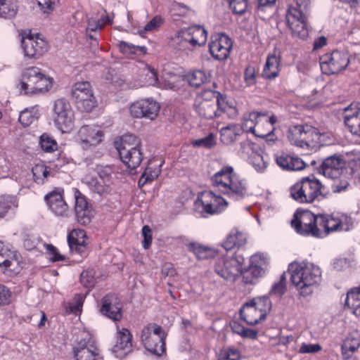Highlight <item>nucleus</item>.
Instances as JSON below:
<instances>
[{
  "label": "nucleus",
  "mask_w": 360,
  "mask_h": 360,
  "mask_svg": "<svg viewBox=\"0 0 360 360\" xmlns=\"http://www.w3.org/2000/svg\"><path fill=\"white\" fill-rule=\"evenodd\" d=\"M281 56L276 51H274L267 56L266 63L262 71V77L267 79H272L278 77L280 72Z\"/></svg>",
  "instance_id": "33"
},
{
  "label": "nucleus",
  "mask_w": 360,
  "mask_h": 360,
  "mask_svg": "<svg viewBox=\"0 0 360 360\" xmlns=\"http://www.w3.org/2000/svg\"><path fill=\"white\" fill-rule=\"evenodd\" d=\"M233 46L231 39L223 33H216L211 37L209 44V51L216 60L226 59Z\"/></svg>",
  "instance_id": "22"
},
{
  "label": "nucleus",
  "mask_w": 360,
  "mask_h": 360,
  "mask_svg": "<svg viewBox=\"0 0 360 360\" xmlns=\"http://www.w3.org/2000/svg\"><path fill=\"white\" fill-rule=\"evenodd\" d=\"M100 312L114 321H120L122 318V310L118 297L112 294L105 296L101 300Z\"/></svg>",
  "instance_id": "26"
},
{
  "label": "nucleus",
  "mask_w": 360,
  "mask_h": 360,
  "mask_svg": "<svg viewBox=\"0 0 360 360\" xmlns=\"http://www.w3.org/2000/svg\"><path fill=\"white\" fill-rule=\"evenodd\" d=\"M292 283L296 286L300 295H311L315 288L314 265L311 262H293L288 266Z\"/></svg>",
  "instance_id": "6"
},
{
  "label": "nucleus",
  "mask_w": 360,
  "mask_h": 360,
  "mask_svg": "<svg viewBox=\"0 0 360 360\" xmlns=\"http://www.w3.org/2000/svg\"><path fill=\"white\" fill-rule=\"evenodd\" d=\"M72 96L81 110L91 112L96 106L97 102L89 82H76L72 89Z\"/></svg>",
  "instance_id": "15"
},
{
  "label": "nucleus",
  "mask_w": 360,
  "mask_h": 360,
  "mask_svg": "<svg viewBox=\"0 0 360 360\" xmlns=\"http://www.w3.org/2000/svg\"><path fill=\"white\" fill-rule=\"evenodd\" d=\"M276 0H257L256 12L258 16L265 20L271 16L276 10Z\"/></svg>",
  "instance_id": "38"
},
{
  "label": "nucleus",
  "mask_w": 360,
  "mask_h": 360,
  "mask_svg": "<svg viewBox=\"0 0 360 360\" xmlns=\"http://www.w3.org/2000/svg\"><path fill=\"white\" fill-rule=\"evenodd\" d=\"M240 352L238 349L231 347L221 350L219 355L218 360H240Z\"/></svg>",
  "instance_id": "54"
},
{
  "label": "nucleus",
  "mask_w": 360,
  "mask_h": 360,
  "mask_svg": "<svg viewBox=\"0 0 360 360\" xmlns=\"http://www.w3.org/2000/svg\"><path fill=\"white\" fill-rule=\"evenodd\" d=\"M269 259L264 253L257 252L250 257L248 269L243 274V280L247 284H255L267 271Z\"/></svg>",
  "instance_id": "14"
},
{
  "label": "nucleus",
  "mask_w": 360,
  "mask_h": 360,
  "mask_svg": "<svg viewBox=\"0 0 360 360\" xmlns=\"http://www.w3.org/2000/svg\"><path fill=\"white\" fill-rule=\"evenodd\" d=\"M242 133L240 125L237 124H228L220 129V140L223 143L229 145L236 141Z\"/></svg>",
  "instance_id": "36"
},
{
  "label": "nucleus",
  "mask_w": 360,
  "mask_h": 360,
  "mask_svg": "<svg viewBox=\"0 0 360 360\" xmlns=\"http://www.w3.org/2000/svg\"><path fill=\"white\" fill-rule=\"evenodd\" d=\"M68 242L72 252L82 254L88 244L86 233L82 229H74L68 236Z\"/></svg>",
  "instance_id": "31"
},
{
  "label": "nucleus",
  "mask_w": 360,
  "mask_h": 360,
  "mask_svg": "<svg viewBox=\"0 0 360 360\" xmlns=\"http://www.w3.org/2000/svg\"><path fill=\"white\" fill-rule=\"evenodd\" d=\"M53 119L56 127L62 133H70L75 127V111L70 102L59 98L53 105Z\"/></svg>",
  "instance_id": "10"
},
{
  "label": "nucleus",
  "mask_w": 360,
  "mask_h": 360,
  "mask_svg": "<svg viewBox=\"0 0 360 360\" xmlns=\"http://www.w3.org/2000/svg\"><path fill=\"white\" fill-rule=\"evenodd\" d=\"M171 13L174 17H185L192 15L194 11L191 7L181 3L174 2L171 5Z\"/></svg>",
  "instance_id": "48"
},
{
  "label": "nucleus",
  "mask_w": 360,
  "mask_h": 360,
  "mask_svg": "<svg viewBox=\"0 0 360 360\" xmlns=\"http://www.w3.org/2000/svg\"><path fill=\"white\" fill-rule=\"evenodd\" d=\"M278 122L276 116H270L265 112L254 111L243 119L240 127L243 131L250 132L257 137L266 139L268 142H274L276 129L274 124Z\"/></svg>",
  "instance_id": "4"
},
{
  "label": "nucleus",
  "mask_w": 360,
  "mask_h": 360,
  "mask_svg": "<svg viewBox=\"0 0 360 360\" xmlns=\"http://www.w3.org/2000/svg\"><path fill=\"white\" fill-rule=\"evenodd\" d=\"M318 219H319V226L323 229L325 235L342 230L344 221H347L350 220L345 215H342L339 218L330 215L316 214V221Z\"/></svg>",
  "instance_id": "30"
},
{
  "label": "nucleus",
  "mask_w": 360,
  "mask_h": 360,
  "mask_svg": "<svg viewBox=\"0 0 360 360\" xmlns=\"http://www.w3.org/2000/svg\"><path fill=\"white\" fill-rule=\"evenodd\" d=\"M216 138L214 134L210 133L204 138L196 139L193 141V145L198 147L211 148L216 145Z\"/></svg>",
  "instance_id": "55"
},
{
  "label": "nucleus",
  "mask_w": 360,
  "mask_h": 360,
  "mask_svg": "<svg viewBox=\"0 0 360 360\" xmlns=\"http://www.w3.org/2000/svg\"><path fill=\"white\" fill-rule=\"evenodd\" d=\"M89 188L96 193L100 195L108 193L110 189V184L103 181H98L96 178H92L87 181Z\"/></svg>",
  "instance_id": "49"
},
{
  "label": "nucleus",
  "mask_w": 360,
  "mask_h": 360,
  "mask_svg": "<svg viewBox=\"0 0 360 360\" xmlns=\"http://www.w3.org/2000/svg\"><path fill=\"white\" fill-rule=\"evenodd\" d=\"M198 200L202 205L203 212L208 214H219L228 206V202L224 198L212 191L202 192Z\"/></svg>",
  "instance_id": "23"
},
{
  "label": "nucleus",
  "mask_w": 360,
  "mask_h": 360,
  "mask_svg": "<svg viewBox=\"0 0 360 360\" xmlns=\"http://www.w3.org/2000/svg\"><path fill=\"white\" fill-rule=\"evenodd\" d=\"M45 200L49 210L58 217H65L69 212V207L66 203L63 192L53 191L45 195Z\"/></svg>",
  "instance_id": "27"
},
{
  "label": "nucleus",
  "mask_w": 360,
  "mask_h": 360,
  "mask_svg": "<svg viewBox=\"0 0 360 360\" xmlns=\"http://www.w3.org/2000/svg\"><path fill=\"white\" fill-rule=\"evenodd\" d=\"M97 171L101 180L110 184L113 169L108 165L100 166L97 167Z\"/></svg>",
  "instance_id": "59"
},
{
  "label": "nucleus",
  "mask_w": 360,
  "mask_h": 360,
  "mask_svg": "<svg viewBox=\"0 0 360 360\" xmlns=\"http://www.w3.org/2000/svg\"><path fill=\"white\" fill-rule=\"evenodd\" d=\"M288 27L295 37L302 39L307 38L309 31L307 27L305 13L297 6H290L285 15Z\"/></svg>",
  "instance_id": "17"
},
{
  "label": "nucleus",
  "mask_w": 360,
  "mask_h": 360,
  "mask_svg": "<svg viewBox=\"0 0 360 360\" xmlns=\"http://www.w3.org/2000/svg\"><path fill=\"white\" fill-rule=\"evenodd\" d=\"M297 233L304 236H315V214L308 210L298 209L291 221Z\"/></svg>",
  "instance_id": "18"
},
{
  "label": "nucleus",
  "mask_w": 360,
  "mask_h": 360,
  "mask_svg": "<svg viewBox=\"0 0 360 360\" xmlns=\"http://www.w3.org/2000/svg\"><path fill=\"white\" fill-rule=\"evenodd\" d=\"M76 360H96L99 352L94 337L88 332H84L80 340L73 348Z\"/></svg>",
  "instance_id": "21"
},
{
  "label": "nucleus",
  "mask_w": 360,
  "mask_h": 360,
  "mask_svg": "<svg viewBox=\"0 0 360 360\" xmlns=\"http://www.w3.org/2000/svg\"><path fill=\"white\" fill-rule=\"evenodd\" d=\"M112 20L107 17L105 18L94 19L91 18L89 20L88 25L86 27V32H95L98 30H101L107 23H111Z\"/></svg>",
  "instance_id": "52"
},
{
  "label": "nucleus",
  "mask_w": 360,
  "mask_h": 360,
  "mask_svg": "<svg viewBox=\"0 0 360 360\" xmlns=\"http://www.w3.org/2000/svg\"><path fill=\"white\" fill-rule=\"evenodd\" d=\"M132 335L125 328L117 326L116 343L112 348V353L117 358H124L131 351Z\"/></svg>",
  "instance_id": "25"
},
{
  "label": "nucleus",
  "mask_w": 360,
  "mask_h": 360,
  "mask_svg": "<svg viewBox=\"0 0 360 360\" xmlns=\"http://www.w3.org/2000/svg\"><path fill=\"white\" fill-rule=\"evenodd\" d=\"M244 258L242 256L218 257L214 264V272L227 281L235 279L243 274Z\"/></svg>",
  "instance_id": "11"
},
{
  "label": "nucleus",
  "mask_w": 360,
  "mask_h": 360,
  "mask_svg": "<svg viewBox=\"0 0 360 360\" xmlns=\"http://www.w3.org/2000/svg\"><path fill=\"white\" fill-rule=\"evenodd\" d=\"M115 144L122 162L129 169H134L141 165L143 154L139 137L133 134H124Z\"/></svg>",
  "instance_id": "7"
},
{
  "label": "nucleus",
  "mask_w": 360,
  "mask_h": 360,
  "mask_svg": "<svg viewBox=\"0 0 360 360\" xmlns=\"http://www.w3.org/2000/svg\"><path fill=\"white\" fill-rule=\"evenodd\" d=\"M187 79L191 86L198 87L207 81V76L203 71L195 70L188 74Z\"/></svg>",
  "instance_id": "47"
},
{
  "label": "nucleus",
  "mask_w": 360,
  "mask_h": 360,
  "mask_svg": "<svg viewBox=\"0 0 360 360\" xmlns=\"http://www.w3.org/2000/svg\"><path fill=\"white\" fill-rule=\"evenodd\" d=\"M162 164L152 166L151 164L146 167L144 172L141 174L138 185L140 188L144 186L146 184L152 182L158 177L161 172L160 167Z\"/></svg>",
  "instance_id": "39"
},
{
  "label": "nucleus",
  "mask_w": 360,
  "mask_h": 360,
  "mask_svg": "<svg viewBox=\"0 0 360 360\" xmlns=\"http://www.w3.org/2000/svg\"><path fill=\"white\" fill-rule=\"evenodd\" d=\"M39 145L41 148L46 153H52L58 149V143L56 140L46 134L40 136Z\"/></svg>",
  "instance_id": "45"
},
{
  "label": "nucleus",
  "mask_w": 360,
  "mask_h": 360,
  "mask_svg": "<svg viewBox=\"0 0 360 360\" xmlns=\"http://www.w3.org/2000/svg\"><path fill=\"white\" fill-rule=\"evenodd\" d=\"M240 153L243 156L248 155V162L254 169L259 173H263L268 165L266 157L257 150L255 145L249 141L240 143Z\"/></svg>",
  "instance_id": "24"
},
{
  "label": "nucleus",
  "mask_w": 360,
  "mask_h": 360,
  "mask_svg": "<svg viewBox=\"0 0 360 360\" xmlns=\"http://www.w3.org/2000/svg\"><path fill=\"white\" fill-rule=\"evenodd\" d=\"M304 190L300 183H297L290 188V195L296 201L304 203H307V200L304 193Z\"/></svg>",
  "instance_id": "53"
},
{
  "label": "nucleus",
  "mask_w": 360,
  "mask_h": 360,
  "mask_svg": "<svg viewBox=\"0 0 360 360\" xmlns=\"http://www.w3.org/2000/svg\"><path fill=\"white\" fill-rule=\"evenodd\" d=\"M210 180L214 188L233 201L242 200L249 195L248 180L237 174L231 166H224Z\"/></svg>",
  "instance_id": "1"
},
{
  "label": "nucleus",
  "mask_w": 360,
  "mask_h": 360,
  "mask_svg": "<svg viewBox=\"0 0 360 360\" xmlns=\"http://www.w3.org/2000/svg\"><path fill=\"white\" fill-rule=\"evenodd\" d=\"M271 309V302L267 296L257 297L243 305L240 316L247 324L253 326L264 320Z\"/></svg>",
  "instance_id": "8"
},
{
  "label": "nucleus",
  "mask_w": 360,
  "mask_h": 360,
  "mask_svg": "<svg viewBox=\"0 0 360 360\" xmlns=\"http://www.w3.org/2000/svg\"><path fill=\"white\" fill-rule=\"evenodd\" d=\"M84 297L81 294H77L69 304L70 310L73 313L80 312L83 305Z\"/></svg>",
  "instance_id": "63"
},
{
  "label": "nucleus",
  "mask_w": 360,
  "mask_h": 360,
  "mask_svg": "<svg viewBox=\"0 0 360 360\" xmlns=\"http://www.w3.org/2000/svg\"><path fill=\"white\" fill-rule=\"evenodd\" d=\"M75 198L77 219L81 224L86 225L90 223L93 217L92 209L86 198L78 190L75 193Z\"/></svg>",
  "instance_id": "28"
},
{
  "label": "nucleus",
  "mask_w": 360,
  "mask_h": 360,
  "mask_svg": "<svg viewBox=\"0 0 360 360\" xmlns=\"http://www.w3.org/2000/svg\"><path fill=\"white\" fill-rule=\"evenodd\" d=\"M188 249L190 252H192L199 260L214 257L217 255V251L215 249L195 243H189L188 245Z\"/></svg>",
  "instance_id": "37"
},
{
  "label": "nucleus",
  "mask_w": 360,
  "mask_h": 360,
  "mask_svg": "<svg viewBox=\"0 0 360 360\" xmlns=\"http://www.w3.org/2000/svg\"><path fill=\"white\" fill-rule=\"evenodd\" d=\"M206 30L200 25H193L179 30L170 41V45L177 51L189 55L198 48L205 45Z\"/></svg>",
  "instance_id": "5"
},
{
  "label": "nucleus",
  "mask_w": 360,
  "mask_h": 360,
  "mask_svg": "<svg viewBox=\"0 0 360 360\" xmlns=\"http://www.w3.org/2000/svg\"><path fill=\"white\" fill-rule=\"evenodd\" d=\"M104 132L98 126L83 125L75 136L76 141L84 150L92 149L103 141Z\"/></svg>",
  "instance_id": "16"
},
{
  "label": "nucleus",
  "mask_w": 360,
  "mask_h": 360,
  "mask_svg": "<svg viewBox=\"0 0 360 360\" xmlns=\"http://www.w3.org/2000/svg\"><path fill=\"white\" fill-rule=\"evenodd\" d=\"M360 347V334L358 331H352L344 340L341 347V353L344 360H348Z\"/></svg>",
  "instance_id": "32"
},
{
  "label": "nucleus",
  "mask_w": 360,
  "mask_h": 360,
  "mask_svg": "<svg viewBox=\"0 0 360 360\" xmlns=\"http://www.w3.org/2000/svg\"><path fill=\"white\" fill-rule=\"evenodd\" d=\"M302 189L304 190L307 203H311L315 200V181L309 177L303 178L300 183Z\"/></svg>",
  "instance_id": "43"
},
{
  "label": "nucleus",
  "mask_w": 360,
  "mask_h": 360,
  "mask_svg": "<svg viewBox=\"0 0 360 360\" xmlns=\"http://www.w3.org/2000/svg\"><path fill=\"white\" fill-rule=\"evenodd\" d=\"M165 339L164 329L156 323L148 324L141 333V341L146 349L158 356L166 352Z\"/></svg>",
  "instance_id": "9"
},
{
  "label": "nucleus",
  "mask_w": 360,
  "mask_h": 360,
  "mask_svg": "<svg viewBox=\"0 0 360 360\" xmlns=\"http://www.w3.org/2000/svg\"><path fill=\"white\" fill-rule=\"evenodd\" d=\"M160 106L153 98L139 99L132 103L129 108L130 115L134 118H146L154 120L158 115Z\"/></svg>",
  "instance_id": "19"
},
{
  "label": "nucleus",
  "mask_w": 360,
  "mask_h": 360,
  "mask_svg": "<svg viewBox=\"0 0 360 360\" xmlns=\"http://www.w3.org/2000/svg\"><path fill=\"white\" fill-rule=\"evenodd\" d=\"M360 113V107H358L357 105L351 104L349 106L345 108L344 111V119L345 124L350 130V124L349 122H347L348 120H351L354 118H358L359 117Z\"/></svg>",
  "instance_id": "51"
},
{
  "label": "nucleus",
  "mask_w": 360,
  "mask_h": 360,
  "mask_svg": "<svg viewBox=\"0 0 360 360\" xmlns=\"http://www.w3.org/2000/svg\"><path fill=\"white\" fill-rule=\"evenodd\" d=\"M276 162L279 167L288 171H300L306 167V163L301 158L285 153L277 155Z\"/></svg>",
  "instance_id": "34"
},
{
  "label": "nucleus",
  "mask_w": 360,
  "mask_h": 360,
  "mask_svg": "<svg viewBox=\"0 0 360 360\" xmlns=\"http://www.w3.org/2000/svg\"><path fill=\"white\" fill-rule=\"evenodd\" d=\"M32 172L34 181L39 184H44L49 175L47 167L43 163L35 165Z\"/></svg>",
  "instance_id": "42"
},
{
  "label": "nucleus",
  "mask_w": 360,
  "mask_h": 360,
  "mask_svg": "<svg viewBox=\"0 0 360 360\" xmlns=\"http://www.w3.org/2000/svg\"><path fill=\"white\" fill-rule=\"evenodd\" d=\"M53 79L37 66L25 68L16 88L20 94L33 96L43 94L53 86Z\"/></svg>",
  "instance_id": "3"
},
{
  "label": "nucleus",
  "mask_w": 360,
  "mask_h": 360,
  "mask_svg": "<svg viewBox=\"0 0 360 360\" xmlns=\"http://www.w3.org/2000/svg\"><path fill=\"white\" fill-rule=\"evenodd\" d=\"M143 71L146 77L147 83L149 85H155L158 83L157 73L150 66L144 65Z\"/></svg>",
  "instance_id": "64"
},
{
  "label": "nucleus",
  "mask_w": 360,
  "mask_h": 360,
  "mask_svg": "<svg viewBox=\"0 0 360 360\" xmlns=\"http://www.w3.org/2000/svg\"><path fill=\"white\" fill-rule=\"evenodd\" d=\"M343 159L338 156L326 158L319 170V174L330 179H335L340 174V170L344 167Z\"/></svg>",
  "instance_id": "29"
},
{
  "label": "nucleus",
  "mask_w": 360,
  "mask_h": 360,
  "mask_svg": "<svg viewBox=\"0 0 360 360\" xmlns=\"http://www.w3.org/2000/svg\"><path fill=\"white\" fill-rule=\"evenodd\" d=\"M247 243L245 233L237 229H233L224 241L222 246L226 250H231L235 248L244 246Z\"/></svg>",
  "instance_id": "35"
},
{
  "label": "nucleus",
  "mask_w": 360,
  "mask_h": 360,
  "mask_svg": "<svg viewBox=\"0 0 360 360\" xmlns=\"http://www.w3.org/2000/svg\"><path fill=\"white\" fill-rule=\"evenodd\" d=\"M194 108L196 112L205 119L220 116L222 112L226 113L229 118H234L238 115L233 102L227 101L218 91L208 89L198 94Z\"/></svg>",
  "instance_id": "2"
},
{
  "label": "nucleus",
  "mask_w": 360,
  "mask_h": 360,
  "mask_svg": "<svg viewBox=\"0 0 360 360\" xmlns=\"http://www.w3.org/2000/svg\"><path fill=\"white\" fill-rule=\"evenodd\" d=\"M244 80L248 86H253L256 83L255 69L252 65H248L244 72Z\"/></svg>",
  "instance_id": "61"
},
{
  "label": "nucleus",
  "mask_w": 360,
  "mask_h": 360,
  "mask_svg": "<svg viewBox=\"0 0 360 360\" xmlns=\"http://www.w3.org/2000/svg\"><path fill=\"white\" fill-rule=\"evenodd\" d=\"M228 4L232 11L236 14L241 15L247 9V0H233Z\"/></svg>",
  "instance_id": "57"
},
{
  "label": "nucleus",
  "mask_w": 360,
  "mask_h": 360,
  "mask_svg": "<svg viewBox=\"0 0 360 360\" xmlns=\"http://www.w3.org/2000/svg\"><path fill=\"white\" fill-rule=\"evenodd\" d=\"M37 5L40 11L47 15L51 14L56 8V0H40L37 1Z\"/></svg>",
  "instance_id": "56"
},
{
  "label": "nucleus",
  "mask_w": 360,
  "mask_h": 360,
  "mask_svg": "<svg viewBox=\"0 0 360 360\" xmlns=\"http://www.w3.org/2000/svg\"><path fill=\"white\" fill-rule=\"evenodd\" d=\"M349 63L348 53L345 51H333L319 59L320 68L325 75L338 74L346 69Z\"/></svg>",
  "instance_id": "12"
},
{
  "label": "nucleus",
  "mask_w": 360,
  "mask_h": 360,
  "mask_svg": "<svg viewBox=\"0 0 360 360\" xmlns=\"http://www.w3.org/2000/svg\"><path fill=\"white\" fill-rule=\"evenodd\" d=\"M12 293L4 285L0 284V306L9 304L11 302Z\"/></svg>",
  "instance_id": "62"
},
{
  "label": "nucleus",
  "mask_w": 360,
  "mask_h": 360,
  "mask_svg": "<svg viewBox=\"0 0 360 360\" xmlns=\"http://www.w3.org/2000/svg\"><path fill=\"white\" fill-rule=\"evenodd\" d=\"M41 246L46 249L50 260L53 262L64 260V257L58 252L56 248L53 245L44 243L41 244Z\"/></svg>",
  "instance_id": "58"
},
{
  "label": "nucleus",
  "mask_w": 360,
  "mask_h": 360,
  "mask_svg": "<svg viewBox=\"0 0 360 360\" xmlns=\"http://www.w3.org/2000/svg\"><path fill=\"white\" fill-rule=\"evenodd\" d=\"M314 128L309 125H295L288 130V139L291 144L302 148L313 147Z\"/></svg>",
  "instance_id": "20"
},
{
  "label": "nucleus",
  "mask_w": 360,
  "mask_h": 360,
  "mask_svg": "<svg viewBox=\"0 0 360 360\" xmlns=\"http://www.w3.org/2000/svg\"><path fill=\"white\" fill-rule=\"evenodd\" d=\"M345 304L357 317H360V287L349 291L345 300Z\"/></svg>",
  "instance_id": "40"
},
{
  "label": "nucleus",
  "mask_w": 360,
  "mask_h": 360,
  "mask_svg": "<svg viewBox=\"0 0 360 360\" xmlns=\"http://www.w3.org/2000/svg\"><path fill=\"white\" fill-rule=\"evenodd\" d=\"M22 47L24 54L30 58H39L47 52L48 42L39 34H33L29 30L22 34Z\"/></svg>",
  "instance_id": "13"
},
{
  "label": "nucleus",
  "mask_w": 360,
  "mask_h": 360,
  "mask_svg": "<svg viewBox=\"0 0 360 360\" xmlns=\"http://www.w3.org/2000/svg\"><path fill=\"white\" fill-rule=\"evenodd\" d=\"M37 110L34 108L25 109L19 115V122L24 126L28 127L37 119Z\"/></svg>",
  "instance_id": "46"
},
{
  "label": "nucleus",
  "mask_w": 360,
  "mask_h": 360,
  "mask_svg": "<svg viewBox=\"0 0 360 360\" xmlns=\"http://www.w3.org/2000/svg\"><path fill=\"white\" fill-rule=\"evenodd\" d=\"M119 47L120 51L124 54H134L139 51L146 53L147 51L145 46H136L123 41L119 43Z\"/></svg>",
  "instance_id": "50"
},
{
  "label": "nucleus",
  "mask_w": 360,
  "mask_h": 360,
  "mask_svg": "<svg viewBox=\"0 0 360 360\" xmlns=\"http://www.w3.org/2000/svg\"><path fill=\"white\" fill-rule=\"evenodd\" d=\"M18 12V6L14 0H0V16L4 18H14Z\"/></svg>",
  "instance_id": "41"
},
{
  "label": "nucleus",
  "mask_w": 360,
  "mask_h": 360,
  "mask_svg": "<svg viewBox=\"0 0 360 360\" xmlns=\"http://www.w3.org/2000/svg\"><path fill=\"white\" fill-rule=\"evenodd\" d=\"M18 206L16 199L13 196H0V217H4L10 210Z\"/></svg>",
  "instance_id": "44"
},
{
  "label": "nucleus",
  "mask_w": 360,
  "mask_h": 360,
  "mask_svg": "<svg viewBox=\"0 0 360 360\" xmlns=\"http://www.w3.org/2000/svg\"><path fill=\"white\" fill-rule=\"evenodd\" d=\"M162 23V19L159 16L154 17L144 27L143 30L139 31L141 35L148 32L156 30Z\"/></svg>",
  "instance_id": "60"
}]
</instances>
